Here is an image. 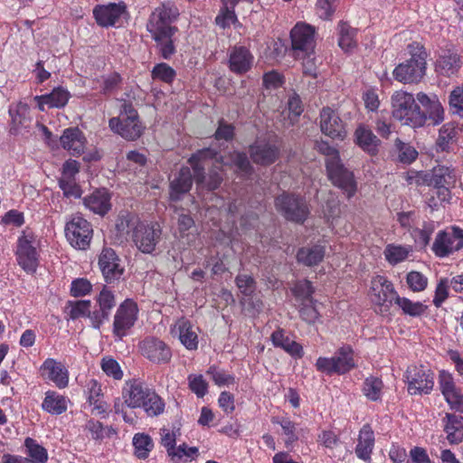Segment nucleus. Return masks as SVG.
Wrapping results in <instances>:
<instances>
[{
	"instance_id": "obj_39",
	"label": "nucleus",
	"mask_w": 463,
	"mask_h": 463,
	"mask_svg": "<svg viewBox=\"0 0 463 463\" xmlns=\"http://www.w3.org/2000/svg\"><path fill=\"white\" fill-rule=\"evenodd\" d=\"M325 253V247L320 244L305 246L298 250L297 260L307 267H313L323 260Z\"/></svg>"
},
{
	"instance_id": "obj_54",
	"label": "nucleus",
	"mask_w": 463,
	"mask_h": 463,
	"mask_svg": "<svg viewBox=\"0 0 463 463\" xmlns=\"http://www.w3.org/2000/svg\"><path fill=\"white\" fill-rule=\"evenodd\" d=\"M406 282L413 292H420L426 288L428 279L419 271H410L406 276Z\"/></svg>"
},
{
	"instance_id": "obj_19",
	"label": "nucleus",
	"mask_w": 463,
	"mask_h": 463,
	"mask_svg": "<svg viewBox=\"0 0 463 463\" xmlns=\"http://www.w3.org/2000/svg\"><path fill=\"white\" fill-rule=\"evenodd\" d=\"M139 349L142 355L154 364H168L172 358L169 345L156 337L145 338L140 342Z\"/></svg>"
},
{
	"instance_id": "obj_17",
	"label": "nucleus",
	"mask_w": 463,
	"mask_h": 463,
	"mask_svg": "<svg viewBox=\"0 0 463 463\" xmlns=\"http://www.w3.org/2000/svg\"><path fill=\"white\" fill-rule=\"evenodd\" d=\"M292 48L298 57L309 56L315 48V29L307 24H297L290 32Z\"/></svg>"
},
{
	"instance_id": "obj_10",
	"label": "nucleus",
	"mask_w": 463,
	"mask_h": 463,
	"mask_svg": "<svg viewBox=\"0 0 463 463\" xmlns=\"http://www.w3.org/2000/svg\"><path fill=\"white\" fill-rule=\"evenodd\" d=\"M92 233L90 222L80 214L73 215L65 226L67 241L78 250H86L90 246Z\"/></svg>"
},
{
	"instance_id": "obj_33",
	"label": "nucleus",
	"mask_w": 463,
	"mask_h": 463,
	"mask_svg": "<svg viewBox=\"0 0 463 463\" xmlns=\"http://www.w3.org/2000/svg\"><path fill=\"white\" fill-rule=\"evenodd\" d=\"M84 204L94 213L104 215L110 207V195L106 189H98L84 198Z\"/></svg>"
},
{
	"instance_id": "obj_28",
	"label": "nucleus",
	"mask_w": 463,
	"mask_h": 463,
	"mask_svg": "<svg viewBox=\"0 0 463 463\" xmlns=\"http://www.w3.org/2000/svg\"><path fill=\"white\" fill-rule=\"evenodd\" d=\"M254 56L244 46L233 47L229 54V68L237 74H243L250 70Z\"/></svg>"
},
{
	"instance_id": "obj_55",
	"label": "nucleus",
	"mask_w": 463,
	"mask_h": 463,
	"mask_svg": "<svg viewBox=\"0 0 463 463\" xmlns=\"http://www.w3.org/2000/svg\"><path fill=\"white\" fill-rule=\"evenodd\" d=\"M187 380L190 390L195 393L197 397L202 398L206 394L208 383L202 374H190Z\"/></svg>"
},
{
	"instance_id": "obj_18",
	"label": "nucleus",
	"mask_w": 463,
	"mask_h": 463,
	"mask_svg": "<svg viewBox=\"0 0 463 463\" xmlns=\"http://www.w3.org/2000/svg\"><path fill=\"white\" fill-rule=\"evenodd\" d=\"M319 127L321 132L332 139L342 141L347 136L344 121L336 111L328 107L320 111Z\"/></svg>"
},
{
	"instance_id": "obj_48",
	"label": "nucleus",
	"mask_w": 463,
	"mask_h": 463,
	"mask_svg": "<svg viewBox=\"0 0 463 463\" xmlns=\"http://www.w3.org/2000/svg\"><path fill=\"white\" fill-rule=\"evenodd\" d=\"M394 303L402 310L403 314L411 317H419L426 310V306L421 302H413L407 298L395 296Z\"/></svg>"
},
{
	"instance_id": "obj_38",
	"label": "nucleus",
	"mask_w": 463,
	"mask_h": 463,
	"mask_svg": "<svg viewBox=\"0 0 463 463\" xmlns=\"http://www.w3.org/2000/svg\"><path fill=\"white\" fill-rule=\"evenodd\" d=\"M270 338L274 346L283 349L291 356L295 358H301L303 356L304 352L302 345L286 335L283 329L279 328L274 331Z\"/></svg>"
},
{
	"instance_id": "obj_25",
	"label": "nucleus",
	"mask_w": 463,
	"mask_h": 463,
	"mask_svg": "<svg viewBox=\"0 0 463 463\" xmlns=\"http://www.w3.org/2000/svg\"><path fill=\"white\" fill-rule=\"evenodd\" d=\"M124 4L110 3L109 5H97L93 9V15L97 24L102 27L115 25L116 22L125 12Z\"/></svg>"
},
{
	"instance_id": "obj_3",
	"label": "nucleus",
	"mask_w": 463,
	"mask_h": 463,
	"mask_svg": "<svg viewBox=\"0 0 463 463\" xmlns=\"http://www.w3.org/2000/svg\"><path fill=\"white\" fill-rule=\"evenodd\" d=\"M316 147L326 156L327 175L333 184L343 190L348 198L354 196L356 192V183L353 173L342 164L338 150L324 140L317 142Z\"/></svg>"
},
{
	"instance_id": "obj_9",
	"label": "nucleus",
	"mask_w": 463,
	"mask_h": 463,
	"mask_svg": "<svg viewBox=\"0 0 463 463\" xmlns=\"http://www.w3.org/2000/svg\"><path fill=\"white\" fill-rule=\"evenodd\" d=\"M426 181L430 186L436 189V194L440 202H449L450 190L456 185L457 174L454 168L438 165L428 175Z\"/></svg>"
},
{
	"instance_id": "obj_24",
	"label": "nucleus",
	"mask_w": 463,
	"mask_h": 463,
	"mask_svg": "<svg viewBox=\"0 0 463 463\" xmlns=\"http://www.w3.org/2000/svg\"><path fill=\"white\" fill-rule=\"evenodd\" d=\"M99 309L92 311L91 324L94 328H99L108 320L111 309L115 307V296L107 288H103L97 298Z\"/></svg>"
},
{
	"instance_id": "obj_37",
	"label": "nucleus",
	"mask_w": 463,
	"mask_h": 463,
	"mask_svg": "<svg viewBox=\"0 0 463 463\" xmlns=\"http://www.w3.org/2000/svg\"><path fill=\"white\" fill-rule=\"evenodd\" d=\"M62 147L73 156L80 155L85 146V137L78 128H67L61 137Z\"/></svg>"
},
{
	"instance_id": "obj_41",
	"label": "nucleus",
	"mask_w": 463,
	"mask_h": 463,
	"mask_svg": "<svg viewBox=\"0 0 463 463\" xmlns=\"http://www.w3.org/2000/svg\"><path fill=\"white\" fill-rule=\"evenodd\" d=\"M69 400L56 392L49 391L42 403V409L51 414L60 415L68 409Z\"/></svg>"
},
{
	"instance_id": "obj_64",
	"label": "nucleus",
	"mask_w": 463,
	"mask_h": 463,
	"mask_svg": "<svg viewBox=\"0 0 463 463\" xmlns=\"http://www.w3.org/2000/svg\"><path fill=\"white\" fill-rule=\"evenodd\" d=\"M293 290L294 294L302 299V302L313 299L314 288L309 280L298 281Z\"/></svg>"
},
{
	"instance_id": "obj_26",
	"label": "nucleus",
	"mask_w": 463,
	"mask_h": 463,
	"mask_svg": "<svg viewBox=\"0 0 463 463\" xmlns=\"http://www.w3.org/2000/svg\"><path fill=\"white\" fill-rule=\"evenodd\" d=\"M395 296L393 285L386 278L378 276L372 281V300L373 303L384 306L394 302Z\"/></svg>"
},
{
	"instance_id": "obj_59",
	"label": "nucleus",
	"mask_w": 463,
	"mask_h": 463,
	"mask_svg": "<svg viewBox=\"0 0 463 463\" xmlns=\"http://www.w3.org/2000/svg\"><path fill=\"white\" fill-rule=\"evenodd\" d=\"M59 187L66 197L79 198L81 195L80 188L76 184L74 178H60Z\"/></svg>"
},
{
	"instance_id": "obj_27",
	"label": "nucleus",
	"mask_w": 463,
	"mask_h": 463,
	"mask_svg": "<svg viewBox=\"0 0 463 463\" xmlns=\"http://www.w3.org/2000/svg\"><path fill=\"white\" fill-rule=\"evenodd\" d=\"M354 141L364 152L370 156L377 155L381 145V140L364 124L357 126L354 133Z\"/></svg>"
},
{
	"instance_id": "obj_6",
	"label": "nucleus",
	"mask_w": 463,
	"mask_h": 463,
	"mask_svg": "<svg viewBox=\"0 0 463 463\" xmlns=\"http://www.w3.org/2000/svg\"><path fill=\"white\" fill-rule=\"evenodd\" d=\"M110 129L127 140H136L143 133L144 127L139 120L137 111L131 103L124 101L118 117L109 119Z\"/></svg>"
},
{
	"instance_id": "obj_14",
	"label": "nucleus",
	"mask_w": 463,
	"mask_h": 463,
	"mask_svg": "<svg viewBox=\"0 0 463 463\" xmlns=\"http://www.w3.org/2000/svg\"><path fill=\"white\" fill-rule=\"evenodd\" d=\"M426 54L424 52L412 54L405 62L399 64L393 70V77L402 83H412L419 81L425 74Z\"/></svg>"
},
{
	"instance_id": "obj_57",
	"label": "nucleus",
	"mask_w": 463,
	"mask_h": 463,
	"mask_svg": "<svg viewBox=\"0 0 463 463\" xmlns=\"http://www.w3.org/2000/svg\"><path fill=\"white\" fill-rule=\"evenodd\" d=\"M299 314L302 319L308 324L316 323L319 317V313L315 307L313 299L302 302Z\"/></svg>"
},
{
	"instance_id": "obj_1",
	"label": "nucleus",
	"mask_w": 463,
	"mask_h": 463,
	"mask_svg": "<svg viewBox=\"0 0 463 463\" xmlns=\"http://www.w3.org/2000/svg\"><path fill=\"white\" fill-rule=\"evenodd\" d=\"M179 14L176 5L167 2L156 7L146 21V31L155 41L158 53L165 60H169L175 52V34L178 29L173 23Z\"/></svg>"
},
{
	"instance_id": "obj_60",
	"label": "nucleus",
	"mask_w": 463,
	"mask_h": 463,
	"mask_svg": "<svg viewBox=\"0 0 463 463\" xmlns=\"http://www.w3.org/2000/svg\"><path fill=\"white\" fill-rule=\"evenodd\" d=\"M232 162L241 175H246L250 174L252 167L245 153L234 152L232 155Z\"/></svg>"
},
{
	"instance_id": "obj_47",
	"label": "nucleus",
	"mask_w": 463,
	"mask_h": 463,
	"mask_svg": "<svg viewBox=\"0 0 463 463\" xmlns=\"http://www.w3.org/2000/svg\"><path fill=\"white\" fill-rule=\"evenodd\" d=\"M436 229L434 222H424L421 228L411 231V236L415 243L421 249L425 248L430 241V237Z\"/></svg>"
},
{
	"instance_id": "obj_7",
	"label": "nucleus",
	"mask_w": 463,
	"mask_h": 463,
	"mask_svg": "<svg viewBox=\"0 0 463 463\" xmlns=\"http://www.w3.org/2000/svg\"><path fill=\"white\" fill-rule=\"evenodd\" d=\"M403 377L411 395L428 394L433 389L434 373L424 365L411 364L408 366Z\"/></svg>"
},
{
	"instance_id": "obj_4",
	"label": "nucleus",
	"mask_w": 463,
	"mask_h": 463,
	"mask_svg": "<svg viewBox=\"0 0 463 463\" xmlns=\"http://www.w3.org/2000/svg\"><path fill=\"white\" fill-rule=\"evenodd\" d=\"M392 116L404 125L420 128L426 124L427 117L421 112L412 94L396 91L392 97Z\"/></svg>"
},
{
	"instance_id": "obj_11",
	"label": "nucleus",
	"mask_w": 463,
	"mask_h": 463,
	"mask_svg": "<svg viewBox=\"0 0 463 463\" xmlns=\"http://www.w3.org/2000/svg\"><path fill=\"white\" fill-rule=\"evenodd\" d=\"M463 249V230L452 226L437 233L431 246L434 254L439 258H445Z\"/></svg>"
},
{
	"instance_id": "obj_22",
	"label": "nucleus",
	"mask_w": 463,
	"mask_h": 463,
	"mask_svg": "<svg viewBox=\"0 0 463 463\" xmlns=\"http://www.w3.org/2000/svg\"><path fill=\"white\" fill-rule=\"evenodd\" d=\"M249 153L255 164L269 165L279 158V148L272 142L257 139L250 146Z\"/></svg>"
},
{
	"instance_id": "obj_13",
	"label": "nucleus",
	"mask_w": 463,
	"mask_h": 463,
	"mask_svg": "<svg viewBox=\"0 0 463 463\" xmlns=\"http://www.w3.org/2000/svg\"><path fill=\"white\" fill-rule=\"evenodd\" d=\"M275 207L287 220L302 223L309 211L306 201L293 194H283L275 199Z\"/></svg>"
},
{
	"instance_id": "obj_42",
	"label": "nucleus",
	"mask_w": 463,
	"mask_h": 463,
	"mask_svg": "<svg viewBox=\"0 0 463 463\" xmlns=\"http://www.w3.org/2000/svg\"><path fill=\"white\" fill-rule=\"evenodd\" d=\"M411 251V247L409 245H398L391 243L385 247L383 254L385 260L391 265H396L404 261L408 258Z\"/></svg>"
},
{
	"instance_id": "obj_51",
	"label": "nucleus",
	"mask_w": 463,
	"mask_h": 463,
	"mask_svg": "<svg viewBox=\"0 0 463 463\" xmlns=\"http://www.w3.org/2000/svg\"><path fill=\"white\" fill-rule=\"evenodd\" d=\"M100 367L109 377H112L115 380H121L123 377V371L119 364L111 356L103 357L100 361Z\"/></svg>"
},
{
	"instance_id": "obj_44",
	"label": "nucleus",
	"mask_w": 463,
	"mask_h": 463,
	"mask_svg": "<svg viewBox=\"0 0 463 463\" xmlns=\"http://www.w3.org/2000/svg\"><path fill=\"white\" fill-rule=\"evenodd\" d=\"M133 446L135 448V455L138 458L145 459L153 449L154 443L149 435L137 433L133 438Z\"/></svg>"
},
{
	"instance_id": "obj_61",
	"label": "nucleus",
	"mask_w": 463,
	"mask_h": 463,
	"mask_svg": "<svg viewBox=\"0 0 463 463\" xmlns=\"http://www.w3.org/2000/svg\"><path fill=\"white\" fill-rule=\"evenodd\" d=\"M207 373L212 376L213 381L218 386L231 385L234 383V377L223 370L210 367Z\"/></svg>"
},
{
	"instance_id": "obj_23",
	"label": "nucleus",
	"mask_w": 463,
	"mask_h": 463,
	"mask_svg": "<svg viewBox=\"0 0 463 463\" xmlns=\"http://www.w3.org/2000/svg\"><path fill=\"white\" fill-rule=\"evenodd\" d=\"M198 328L188 319L179 318L172 327V334L177 336L187 350H196L198 347Z\"/></svg>"
},
{
	"instance_id": "obj_56",
	"label": "nucleus",
	"mask_w": 463,
	"mask_h": 463,
	"mask_svg": "<svg viewBox=\"0 0 463 463\" xmlns=\"http://www.w3.org/2000/svg\"><path fill=\"white\" fill-rule=\"evenodd\" d=\"M275 422L280 425L283 430V434L287 436L285 440L287 448L298 440V437L297 435V426L294 422L287 418L281 419L280 420H277Z\"/></svg>"
},
{
	"instance_id": "obj_30",
	"label": "nucleus",
	"mask_w": 463,
	"mask_h": 463,
	"mask_svg": "<svg viewBox=\"0 0 463 463\" xmlns=\"http://www.w3.org/2000/svg\"><path fill=\"white\" fill-rule=\"evenodd\" d=\"M417 99L425 109L423 112L427 117L426 124L435 126L443 121L444 109L436 97L431 99L425 93L420 92L417 95Z\"/></svg>"
},
{
	"instance_id": "obj_8",
	"label": "nucleus",
	"mask_w": 463,
	"mask_h": 463,
	"mask_svg": "<svg viewBox=\"0 0 463 463\" xmlns=\"http://www.w3.org/2000/svg\"><path fill=\"white\" fill-rule=\"evenodd\" d=\"M353 350L343 346L332 357H319L316 362L317 371L327 375L344 374L354 367Z\"/></svg>"
},
{
	"instance_id": "obj_34",
	"label": "nucleus",
	"mask_w": 463,
	"mask_h": 463,
	"mask_svg": "<svg viewBox=\"0 0 463 463\" xmlns=\"http://www.w3.org/2000/svg\"><path fill=\"white\" fill-rule=\"evenodd\" d=\"M42 370L47 373L49 380L53 382L58 388H64L68 385V370L54 359H46L42 365Z\"/></svg>"
},
{
	"instance_id": "obj_12",
	"label": "nucleus",
	"mask_w": 463,
	"mask_h": 463,
	"mask_svg": "<svg viewBox=\"0 0 463 463\" xmlns=\"http://www.w3.org/2000/svg\"><path fill=\"white\" fill-rule=\"evenodd\" d=\"M162 230L157 222L140 223L132 232V241L136 247L145 254H152L160 241Z\"/></svg>"
},
{
	"instance_id": "obj_43",
	"label": "nucleus",
	"mask_w": 463,
	"mask_h": 463,
	"mask_svg": "<svg viewBox=\"0 0 463 463\" xmlns=\"http://www.w3.org/2000/svg\"><path fill=\"white\" fill-rule=\"evenodd\" d=\"M338 45L340 46V48L345 52L354 48L356 45V29L351 27L345 22H340L338 24Z\"/></svg>"
},
{
	"instance_id": "obj_31",
	"label": "nucleus",
	"mask_w": 463,
	"mask_h": 463,
	"mask_svg": "<svg viewBox=\"0 0 463 463\" xmlns=\"http://www.w3.org/2000/svg\"><path fill=\"white\" fill-rule=\"evenodd\" d=\"M193 176L189 167H182L178 175L170 183V199L178 201L192 187Z\"/></svg>"
},
{
	"instance_id": "obj_15",
	"label": "nucleus",
	"mask_w": 463,
	"mask_h": 463,
	"mask_svg": "<svg viewBox=\"0 0 463 463\" xmlns=\"http://www.w3.org/2000/svg\"><path fill=\"white\" fill-rule=\"evenodd\" d=\"M16 257L18 264L27 272H34L38 266V253L35 236L30 231H24L17 240Z\"/></svg>"
},
{
	"instance_id": "obj_52",
	"label": "nucleus",
	"mask_w": 463,
	"mask_h": 463,
	"mask_svg": "<svg viewBox=\"0 0 463 463\" xmlns=\"http://www.w3.org/2000/svg\"><path fill=\"white\" fill-rule=\"evenodd\" d=\"M152 78L154 80H159L165 83H171L175 78V71L165 62L156 64L152 71Z\"/></svg>"
},
{
	"instance_id": "obj_62",
	"label": "nucleus",
	"mask_w": 463,
	"mask_h": 463,
	"mask_svg": "<svg viewBox=\"0 0 463 463\" xmlns=\"http://www.w3.org/2000/svg\"><path fill=\"white\" fill-rule=\"evenodd\" d=\"M235 282L240 291L245 296H250L255 290V280L250 275L239 274Z\"/></svg>"
},
{
	"instance_id": "obj_53",
	"label": "nucleus",
	"mask_w": 463,
	"mask_h": 463,
	"mask_svg": "<svg viewBox=\"0 0 463 463\" xmlns=\"http://www.w3.org/2000/svg\"><path fill=\"white\" fill-rule=\"evenodd\" d=\"M395 146H396L397 150L399 151L398 156H399V160L402 163L411 164L418 156V152L412 146L403 143L399 138H397L395 141Z\"/></svg>"
},
{
	"instance_id": "obj_46",
	"label": "nucleus",
	"mask_w": 463,
	"mask_h": 463,
	"mask_svg": "<svg viewBox=\"0 0 463 463\" xmlns=\"http://www.w3.org/2000/svg\"><path fill=\"white\" fill-rule=\"evenodd\" d=\"M139 218L132 213H126L118 215L116 221V229L120 235L131 234L140 223Z\"/></svg>"
},
{
	"instance_id": "obj_21",
	"label": "nucleus",
	"mask_w": 463,
	"mask_h": 463,
	"mask_svg": "<svg viewBox=\"0 0 463 463\" xmlns=\"http://www.w3.org/2000/svg\"><path fill=\"white\" fill-rule=\"evenodd\" d=\"M99 266L108 283L118 280L124 272L119 258L115 250L109 248L102 250L99 258Z\"/></svg>"
},
{
	"instance_id": "obj_58",
	"label": "nucleus",
	"mask_w": 463,
	"mask_h": 463,
	"mask_svg": "<svg viewBox=\"0 0 463 463\" xmlns=\"http://www.w3.org/2000/svg\"><path fill=\"white\" fill-rule=\"evenodd\" d=\"M338 0H317V14L323 20H330L336 8Z\"/></svg>"
},
{
	"instance_id": "obj_49",
	"label": "nucleus",
	"mask_w": 463,
	"mask_h": 463,
	"mask_svg": "<svg viewBox=\"0 0 463 463\" xmlns=\"http://www.w3.org/2000/svg\"><path fill=\"white\" fill-rule=\"evenodd\" d=\"M383 382L376 377L366 378L364 386V394L371 401H378L382 396Z\"/></svg>"
},
{
	"instance_id": "obj_35",
	"label": "nucleus",
	"mask_w": 463,
	"mask_h": 463,
	"mask_svg": "<svg viewBox=\"0 0 463 463\" xmlns=\"http://www.w3.org/2000/svg\"><path fill=\"white\" fill-rule=\"evenodd\" d=\"M447 439L450 444H458L463 440V417L446 413L442 420Z\"/></svg>"
},
{
	"instance_id": "obj_45",
	"label": "nucleus",
	"mask_w": 463,
	"mask_h": 463,
	"mask_svg": "<svg viewBox=\"0 0 463 463\" xmlns=\"http://www.w3.org/2000/svg\"><path fill=\"white\" fill-rule=\"evenodd\" d=\"M458 130L454 123L444 124L439 133L437 146L440 150L445 151L449 148V144L457 140Z\"/></svg>"
},
{
	"instance_id": "obj_5",
	"label": "nucleus",
	"mask_w": 463,
	"mask_h": 463,
	"mask_svg": "<svg viewBox=\"0 0 463 463\" xmlns=\"http://www.w3.org/2000/svg\"><path fill=\"white\" fill-rule=\"evenodd\" d=\"M216 152L211 148H203L194 154L190 159L194 176L197 183H203L205 180L204 168L209 166V160L214 159L212 163L213 169L209 174V178L206 183L208 189H217L222 181V164L216 158Z\"/></svg>"
},
{
	"instance_id": "obj_2",
	"label": "nucleus",
	"mask_w": 463,
	"mask_h": 463,
	"mask_svg": "<svg viewBox=\"0 0 463 463\" xmlns=\"http://www.w3.org/2000/svg\"><path fill=\"white\" fill-rule=\"evenodd\" d=\"M122 394L128 407L143 408L148 416H158L165 410V402L161 397L140 380L126 382Z\"/></svg>"
},
{
	"instance_id": "obj_16",
	"label": "nucleus",
	"mask_w": 463,
	"mask_h": 463,
	"mask_svg": "<svg viewBox=\"0 0 463 463\" xmlns=\"http://www.w3.org/2000/svg\"><path fill=\"white\" fill-rule=\"evenodd\" d=\"M138 313L139 309L137 304L133 299H125L118 306L114 316V335L120 339L127 335L128 330L136 324Z\"/></svg>"
},
{
	"instance_id": "obj_32",
	"label": "nucleus",
	"mask_w": 463,
	"mask_h": 463,
	"mask_svg": "<svg viewBox=\"0 0 463 463\" xmlns=\"http://www.w3.org/2000/svg\"><path fill=\"white\" fill-rule=\"evenodd\" d=\"M71 98L70 92L62 88L57 87L52 90L51 93L36 96L35 99L38 102L39 109L43 111L45 106L49 108H62L64 107Z\"/></svg>"
},
{
	"instance_id": "obj_50",
	"label": "nucleus",
	"mask_w": 463,
	"mask_h": 463,
	"mask_svg": "<svg viewBox=\"0 0 463 463\" xmlns=\"http://www.w3.org/2000/svg\"><path fill=\"white\" fill-rule=\"evenodd\" d=\"M90 305L91 303L90 300L70 301V317L71 319H77L82 317H87L91 321L92 312L90 311Z\"/></svg>"
},
{
	"instance_id": "obj_36",
	"label": "nucleus",
	"mask_w": 463,
	"mask_h": 463,
	"mask_svg": "<svg viewBox=\"0 0 463 463\" xmlns=\"http://www.w3.org/2000/svg\"><path fill=\"white\" fill-rule=\"evenodd\" d=\"M86 396L91 412L95 415L105 414L108 409L106 402L102 400L101 385L94 379L88 382L86 386Z\"/></svg>"
},
{
	"instance_id": "obj_63",
	"label": "nucleus",
	"mask_w": 463,
	"mask_h": 463,
	"mask_svg": "<svg viewBox=\"0 0 463 463\" xmlns=\"http://www.w3.org/2000/svg\"><path fill=\"white\" fill-rule=\"evenodd\" d=\"M439 385L443 396H446L458 389L455 384L452 375L445 371L439 373Z\"/></svg>"
},
{
	"instance_id": "obj_40",
	"label": "nucleus",
	"mask_w": 463,
	"mask_h": 463,
	"mask_svg": "<svg viewBox=\"0 0 463 463\" xmlns=\"http://www.w3.org/2000/svg\"><path fill=\"white\" fill-rule=\"evenodd\" d=\"M461 57L455 52L440 55L436 61V71L443 76L456 75L462 66Z\"/></svg>"
},
{
	"instance_id": "obj_29",
	"label": "nucleus",
	"mask_w": 463,
	"mask_h": 463,
	"mask_svg": "<svg viewBox=\"0 0 463 463\" xmlns=\"http://www.w3.org/2000/svg\"><path fill=\"white\" fill-rule=\"evenodd\" d=\"M374 443L375 438L372 427L364 424L359 430L354 449L356 457L365 462H371Z\"/></svg>"
},
{
	"instance_id": "obj_20",
	"label": "nucleus",
	"mask_w": 463,
	"mask_h": 463,
	"mask_svg": "<svg viewBox=\"0 0 463 463\" xmlns=\"http://www.w3.org/2000/svg\"><path fill=\"white\" fill-rule=\"evenodd\" d=\"M25 454L28 458L21 456L4 454L2 463H46L48 453L45 448L32 438L24 440Z\"/></svg>"
}]
</instances>
